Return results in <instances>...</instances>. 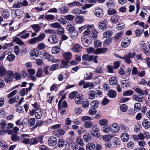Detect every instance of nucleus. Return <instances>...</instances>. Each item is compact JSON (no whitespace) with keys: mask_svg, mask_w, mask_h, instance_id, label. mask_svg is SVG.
I'll return each instance as SVG.
<instances>
[{"mask_svg":"<svg viewBox=\"0 0 150 150\" xmlns=\"http://www.w3.org/2000/svg\"><path fill=\"white\" fill-rule=\"evenodd\" d=\"M63 56L68 61H69L72 58V54L70 52H66L62 54Z\"/></svg>","mask_w":150,"mask_h":150,"instance_id":"cd10ccee","label":"nucleus"},{"mask_svg":"<svg viewBox=\"0 0 150 150\" xmlns=\"http://www.w3.org/2000/svg\"><path fill=\"white\" fill-rule=\"evenodd\" d=\"M93 13L94 15L98 18H102L103 16V10L100 8H96L93 11Z\"/></svg>","mask_w":150,"mask_h":150,"instance_id":"6e6552de","label":"nucleus"},{"mask_svg":"<svg viewBox=\"0 0 150 150\" xmlns=\"http://www.w3.org/2000/svg\"><path fill=\"white\" fill-rule=\"evenodd\" d=\"M95 148V144L92 142H90L87 144L86 146V150H93Z\"/></svg>","mask_w":150,"mask_h":150,"instance_id":"bb28decb","label":"nucleus"},{"mask_svg":"<svg viewBox=\"0 0 150 150\" xmlns=\"http://www.w3.org/2000/svg\"><path fill=\"white\" fill-rule=\"evenodd\" d=\"M81 42L83 45L85 47H88L91 43V37L83 36L81 38Z\"/></svg>","mask_w":150,"mask_h":150,"instance_id":"39448f33","label":"nucleus"},{"mask_svg":"<svg viewBox=\"0 0 150 150\" xmlns=\"http://www.w3.org/2000/svg\"><path fill=\"white\" fill-rule=\"evenodd\" d=\"M42 112L41 110L37 111L35 112V116L37 119H40L42 116Z\"/></svg>","mask_w":150,"mask_h":150,"instance_id":"5fc2aeb1","label":"nucleus"},{"mask_svg":"<svg viewBox=\"0 0 150 150\" xmlns=\"http://www.w3.org/2000/svg\"><path fill=\"white\" fill-rule=\"evenodd\" d=\"M65 142L63 139H59L57 143L58 146L59 147H63L64 144L66 145V144H65Z\"/></svg>","mask_w":150,"mask_h":150,"instance_id":"052dcab7","label":"nucleus"},{"mask_svg":"<svg viewBox=\"0 0 150 150\" xmlns=\"http://www.w3.org/2000/svg\"><path fill=\"white\" fill-rule=\"evenodd\" d=\"M69 34L70 37L72 39L74 40L76 39L78 35V32L76 30L71 32L69 33Z\"/></svg>","mask_w":150,"mask_h":150,"instance_id":"7c9ffc66","label":"nucleus"},{"mask_svg":"<svg viewBox=\"0 0 150 150\" xmlns=\"http://www.w3.org/2000/svg\"><path fill=\"white\" fill-rule=\"evenodd\" d=\"M54 96L51 93H47V102L50 103H51L54 98Z\"/></svg>","mask_w":150,"mask_h":150,"instance_id":"603ef678","label":"nucleus"},{"mask_svg":"<svg viewBox=\"0 0 150 150\" xmlns=\"http://www.w3.org/2000/svg\"><path fill=\"white\" fill-rule=\"evenodd\" d=\"M30 54L32 57H38L39 55V52L38 50L34 49L31 51Z\"/></svg>","mask_w":150,"mask_h":150,"instance_id":"c03bdc74","label":"nucleus"},{"mask_svg":"<svg viewBox=\"0 0 150 150\" xmlns=\"http://www.w3.org/2000/svg\"><path fill=\"white\" fill-rule=\"evenodd\" d=\"M2 16L4 18L7 19L9 16V13L7 10H4L3 11Z\"/></svg>","mask_w":150,"mask_h":150,"instance_id":"4d7b16f0","label":"nucleus"},{"mask_svg":"<svg viewBox=\"0 0 150 150\" xmlns=\"http://www.w3.org/2000/svg\"><path fill=\"white\" fill-rule=\"evenodd\" d=\"M109 82L111 85H115L117 83V79L115 77H112L110 79Z\"/></svg>","mask_w":150,"mask_h":150,"instance_id":"e433bc0d","label":"nucleus"},{"mask_svg":"<svg viewBox=\"0 0 150 150\" xmlns=\"http://www.w3.org/2000/svg\"><path fill=\"white\" fill-rule=\"evenodd\" d=\"M91 55H88L87 54H85L82 57V59L83 60L87 61L88 62L91 61Z\"/></svg>","mask_w":150,"mask_h":150,"instance_id":"8fccbe9b","label":"nucleus"},{"mask_svg":"<svg viewBox=\"0 0 150 150\" xmlns=\"http://www.w3.org/2000/svg\"><path fill=\"white\" fill-rule=\"evenodd\" d=\"M107 50V49L106 48H98L97 49V54L105 53Z\"/></svg>","mask_w":150,"mask_h":150,"instance_id":"864d4df0","label":"nucleus"},{"mask_svg":"<svg viewBox=\"0 0 150 150\" xmlns=\"http://www.w3.org/2000/svg\"><path fill=\"white\" fill-rule=\"evenodd\" d=\"M44 56L45 57V58L49 62H52L53 63L58 62L60 60L54 58V56L50 55L48 53L45 52L44 53Z\"/></svg>","mask_w":150,"mask_h":150,"instance_id":"1a4fd4ad","label":"nucleus"},{"mask_svg":"<svg viewBox=\"0 0 150 150\" xmlns=\"http://www.w3.org/2000/svg\"><path fill=\"white\" fill-rule=\"evenodd\" d=\"M120 19L119 16L117 15H115L111 16L110 21L112 24H115L119 22Z\"/></svg>","mask_w":150,"mask_h":150,"instance_id":"f8f14e48","label":"nucleus"},{"mask_svg":"<svg viewBox=\"0 0 150 150\" xmlns=\"http://www.w3.org/2000/svg\"><path fill=\"white\" fill-rule=\"evenodd\" d=\"M57 142L56 137L54 136L50 137L48 140V144L51 146H54L56 145Z\"/></svg>","mask_w":150,"mask_h":150,"instance_id":"9b49d317","label":"nucleus"},{"mask_svg":"<svg viewBox=\"0 0 150 150\" xmlns=\"http://www.w3.org/2000/svg\"><path fill=\"white\" fill-rule=\"evenodd\" d=\"M112 39L110 38H108L105 40L103 43V46H107L110 45L112 42Z\"/></svg>","mask_w":150,"mask_h":150,"instance_id":"13d9d810","label":"nucleus"},{"mask_svg":"<svg viewBox=\"0 0 150 150\" xmlns=\"http://www.w3.org/2000/svg\"><path fill=\"white\" fill-rule=\"evenodd\" d=\"M12 140L13 141H16L20 140V138L16 134H14L12 135L11 137Z\"/></svg>","mask_w":150,"mask_h":150,"instance_id":"338daca9","label":"nucleus"},{"mask_svg":"<svg viewBox=\"0 0 150 150\" xmlns=\"http://www.w3.org/2000/svg\"><path fill=\"white\" fill-rule=\"evenodd\" d=\"M99 102L97 100L92 101L90 104L91 108L96 109L99 106Z\"/></svg>","mask_w":150,"mask_h":150,"instance_id":"c756f323","label":"nucleus"},{"mask_svg":"<svg viewBox=\"0 0 150 150\" xmlns=\"http://www.w3.org/2000/svg\"><path fill=\"white\" fill-rule=\"evenodd\" d=\"M113 129H111V132L113 133H116L118 132L120 130V127L118 124L116 123L113 124L112 125Z\"/></svg>","mask_w":150,"mask_h":150,"instance_id":"f3484780","label":"nucleus"},{"mask_svg":"<svg viewBox=\"0 0 150 150\" xmlns=\"http://www.w3.org/2000/svg\"><path fill=\"white\" fill-rule=\"evenodd\" d=\"M136 55V53L134 52H129L128 54L125 55L127 59V63L130 64L131 62L130 58H132Z\"/></svg>","mask_w":150,"mask_h":150,"instance_id":"4468645a","label":"nucleus"},{"mask_svg":"<svg viewBox=\"0 0 150 150\" xmlns=\"http://www.w3.org/2000/svg\"><path fill=\"white\" fill-rule=\"evenodd\" d=\"M45 36L46 35L44 33H40L38 36L30 40L29 43L30 44H33L37 42H41L44 40Z\"/></svg>","mask_w":150,"mask_h":150,"instance_id":"f03ea898","label":"nucleus"},{"mask_svg":"<svg viewBox=\"0 0 150 150\" xmlns=\"http://www.w3.org/2000/svg\"><path fill=\"white\" fill-rule=\"evenodd\" d=\"M22 6L21 2L19 1H16L14 2L13 7L15 8H18Z\"/></svg>","mask_w":150,"mask_h":150,"instance_id":"3c124183","label":"nucleus"},{"mask_svg":"<svg viewBox=\"0 0 150 150\" xmlns=\"http://www.w3.org/2000/svg\"><path fill=\"white\" fill-rule=\"evenodd\" d=\"M66 29L69 33L76 30L75 28L69 22L67 25Z\"/></svg>","mask_w":150,"mask_h":150,"instance_id":"393cba45","label":"nucleus"},{"mask_svg":"<svg viewBox=\"0 0 150 150\" xmlns=\"http://www.w3.org/2000/svg\"><path fill=\"white\" fill-rule=\"evenodd\" d=\"M108 21L106 19H104L103 21L99 22L98 24V28L101 30H103L107 28Z\"/></svg>","mask_w":150,"mask_h":150,"instance_id":"20e7f679","label":"nucleus"},{"mask_svg":"<svg viewBox=\"0 0 150 150\" xmlns=\"http://www.w3.org/2000/svg\"><path fill=\"white\" fill-rule=\"evenodd\" d=\"M91 118L87 116H83L81 118V120L83 121L84 126L87 128H91L93 127V123L91 121Z\"/></svg>","mask_w":150,"mask_h":150,"instance_id":"f257e3e1","label":"nucleus"},{"mask_svg":"<svg viewBox=\"0 0 150 150\" xmlns=\"http://www.w3.org/2000/svg\"><path fill=\"white\" fill-rule=\"evenodd\" d=\"M69 61L64 60H61V64L60 65V67L61 68H67L68 67V64L69 62Z\"/></svg>","mask_w":150,"mask_h":150,"instance_id":"49530a36","label":"nucleus"},{"mask_svg":"<svg viewBox=\"0 0 150 150\" xmlns=\"http://www.w3.org/2000/svg\"><path fill=\"white\" fill-rule=\"evenodd\" d=\"M82 47L79 44H76L73 46L72 51L75 53L80 52L82 50Z\"/></svg>","mask_w":150,"mask_h":150,"instance_id":"a211bd4d","label":"nucleus"},{"mask_svg":"<svg viewBox=\"0 0 150 150\" xmlns=\"http://www.w3.org/2000/svg\"><path fill=\"white\" fill-rule=\"evenodd\" d=\"M57 33L59 35H62L64 33V30L62 25L61 26V27L57 29Z\"/></svg>","mask_w":150,"mask_h":150,"instance_id":"e2e57ef3","label":"nucleus"},{"mask_svg":"<svg viewBox=\"0 0 150 150\" xmlns=\"http://www.w3.org/2000/svg\"><path fill=\"white\" fill-rule=\"evenodd\" d=\"M106 4L108 7L109 8L113 7L115 6L114 2L112 0L109 1L107 2Z\"/></svg>","mask_w":150,"mask_h":150,"instance_id":"bf43d9fd","label":"nucleus"},{"mask_svg":"<svg viewBox=\"0 0 150 150\" xmlns=\"http://www.w3.org/2000/svg\"><path fill=\"white\" fill-rule=\"evenodd\" d=\"M30 13L26 12L24 14V16L23 19L24 22H26L29 21V20L31 18Z\"/></svg>","mask_w":150,"mask_h":150,"instance_id":"79ce46f5","label":"nucleus"},{"mask_svg":"<svg viewBox=\"0 0 150 150\" xmlns=\"http://www.w3.org/2000/svg\"><path fill=\"white\" fill-rule=\"evenodd\" d=\"M75 137L74 136H70L67 139V142L69 144H72L74 142Z\"/></svg>","mask_w":150,"mask_h":150,"instance_id":"680f3d73","label":"nucleus"},{"mask_svg":"<svg viewBox=\"0 0 150 150\" xmlns=\"http://www.w3.org/2000/svg\"><path fill=\"white\" fill-rule=\"evenodd\" d=\"M131 40L129 38H124L121 42V46L123 47H127L130 44Z\"/></svg>","mask_w":150,"mask_h":150,"instance_id":"ddd939ff","label":"nucleus"},{"mask_svg":"<svg viewBox=\"0 0 150 150\" xmlns=\"http://www.w3.org/2000/svg\"><path fill=\"white\" fill-rule=\"evenodd\" d=\"M58 40V38L57 36L54 35H50L48 39V41L51 44H56Z\"/></svg>","mask_w":150,"mask_h":150,"instance_id":"9d476101","label":"nucleus"},{"mask_svg":"<svg viewBox=\"0 0 150 150\" xmlns=\"http://www.w3.org/2000/svg\"><path fill=\"white\" fill-rule=\"evenodd\" d=\"M76 141L77 143L79 145L83 146L84 144V142L81 137V136H78L76 139Z\"/></svg>","mask_w":150,"mask_h":150,"instance_id":"a19ab883","label":"nucleus"},{"mask_svg":"<svg viewBox=\"0 0 150 150\" xmlns=\"http://www.w3.org/2000/svg\"><path fill=\"white\" fill-rule=\"evenodd\" d=\"M83 97L82 95L79 94L75 98V101L77 104H81L83 102Z\"/></svg>","mask_w":150,"mask_h":150,"instance_id":"2eb2a0df","label":"nucleus"},{"mask_svg":"<svg viewBox=\"0 0 150 150\" xmlns=\"http://www.w3.org/2000/svg\"><path fill=\"white\" fill-rule=\"evenodd\" d=\"M43 137L40 135L38 137H33L31 139H30V145H35L39 142L40 144L43 142Z\"/></svg>","mask_w":150,"mask_h":150,"instance_id":"7ed1b4c3","label":"nucleus"},{"mask_svg":"<svg viewBox=\"0 0 150 150\" xmlns=\"http://www.w3.org/2000/svg\"><path fill=\"white\" fill-rule=\"evenodd\" d=\"M83 140L86 142H89L92 140V137L91 135L88 133H86L83 135Z\"/></svg>","mask_w":150,"mask_h":150,"instance_id":"aec40b11","label":"nucleus"},{"mask_svg":"<svg viewBox=\"0 0 150 150\" xmlns=\"http://www.w3.org/2000/svg\"><path fill=\"white\" fill-rule=\"evenodd\" d=\"M94 86V84L92 82H86L85 83V84L83 86V88H93Z\"/></svg>","mask_w":150,"mask_h":150,"instance_id":"de8ad7c7","label":"nucleus"},{"mask_svg":"<svg viewBox=\"0 0 150 150\" xmlns=\"http://www.w3.org/2000/svg\"><path fill=\"white\" fill-rule=\"evenodd\" d=\"M7 72L4 66L3 65H0V77L6 75Z\"/></svg>","mask_w":150,"mask_h":150,"instance_id":"5701e85b","label":"nucleus"},{"mask_svg":"<svg viewBox=\"0 0 150 150\" xmlns=\"http://www.w3.org/2000/svg\"><path fill=\"white\" fill-rule=\"evenodd\" d=\"M98 123L101 126L105 127L108 125V121L106 119H103L100 120Z\"/></svg>","mask_w":150,"mask_h":150,"instance_id":"2f4dec72","label":"nucleus"},{"mask_svg":"<svg viewBox=\"0 0 150 150\" xmlns=\"http://www.w3.org/2000/svg\"><path fill=\"white\" fill-rule=\"evenodd\" d=\"M30 139L29 135L27 134H23L20 136L21 142L25 144H30Z\"/></svg>","mask_w":150,"mask_h":150,"instance_id":"423d86ee","label":"nucleus"},{"mask_svg":"<svg viewBox=\"0 0 150 150\" xmlns=\"http://www.w3.org/2000/svg\"><path fill=\"white\" fill-rule=\"evenodd\" d=\"M94 72L97 74H100L102 73L103 71V69L101 67H98L96 69H94Z\"/></svg>","mask_w":150,"mask_h":150,"instance_id":"774afa93","label":"nucleus"},{"mask_svg":"<svg viewBox=\"0 0 150 150\" xmlns=\"http://www.w3.org/2000/svg\"><path fill=\"white\" fill-rule=\"evenodd\" d=\"M112 137V135L106 134L103 136V139L104 141L108 142L110 140Z\"/></svg>","mask_w":150,"mask_h":150,"instance_id":"ea45409f","label":"nucleus"},{"mask_svg":"<svg viewBox=\"0 0 150 150\" xmlns=\"http://www.w3.org/2000/svg\"><path fill=\"white\" fill-rule=\"evenodd\" d=\"M133 100L139 102H142L144 100V98L140 96L134 95L133 96Z\"/></svg>","mask_w":150,"mask_h":150,"instance_id":"473e14b6","label":"nucleus"},{"mask_svg":"<svg viewBox=\"0 0 150 150\" xmlns=\"http://www.w3.org/2000/svg\"><path fill=\"white\" fill-rule=\"evenodd\" d=\"M112 32L111 30H107L103 34V37L105 38H108L112 35Z\"/></svg>","mask_w":150,"mask_h":150,"instance_id":"412c9836","label":"nucleus"},{"mask_svg":"<svg viewBox=\"0 0 150 150\" xmlns=\"http://www.w3.org/2000/svg\"><path fill=\"white\" fill-rule=\"evenodd\" d=\"M13 42H16L19 45H22L23 44V42L18 37H15L13 39Z\"/></svg>","mask_w":150,"mask_h":150,"instance_id":"09e8293b","label":"nucleus"},{"mask_svg":"<svg viewBox=\"0 0 150 150\" xmlns=\"http://www.w3.org/2000/svg\"><path fill=\"white\" fill-rule=\"evenodd\" d=\"M121 138L123 141L124 142H127L129 139V137L127 133H123L121 134Z\"/></svg>","mask_w":150,"mask_h":150,"instance_id":"c85d7f7f","label":"nucleus"},{"mask_svg":"<svg viewBox=\"0 0 150 150\" xmlns=\"http://www.w3.org/2000/svg\"><path fill=\"white\" fill-rule=\"evenodd\" d=\"M86 52L88 54H97V49L95 50L93 47H89L87 48Z\"/></svg>","mask_w":150,"mask_h":150,"instance_id":"4c0bfd02","label":"nucleus"},{"mask_svg":"<svg viewBox=\"0 0 150 150\" xmlns=\"http://www.w3.org/2000/svg\"><path fill=\"white\" fill-rule=\"evenodd\" d=\"M121 87L124 88L126 89L129 87L130 85L128 82V81L124 80L122 79L121 82Z\"/></svg>","mask_w":150,"mask_h":150,"instance_id":"6ab92c4d","label":"nucleus"},{"mask_svg":"<svg viewBox=\"0 0 150 150\" xmlns=\"http://www.w3.org/2000/svg\"><path fill=\"white\" fill-rule=\"evenodd\" d=\"M142 124L145 129L149 128L150 127V121L147 119H145L143 121Z\"/></svg>","mask_w":150,"mask_h":150,"instance_id":"f704fd0d","label":"nucleus"},{"mask_svg":"<svg viewBox=\"0 0 150 150\" xmlns=\"http://www.w3.org/2000/svg\"><path fill=\"white\" fill-rule=\"evenodd\" d=\"M28 92V88H23L21 89L20 92V95L22 96H23L25 95H27Z\"/></svg>","mask_w":150,"mask_h":150,"instance_id":"37998d69","label":"nucleus"},{"mask_svg":"<svg viewBox=\"0 0 150 150\" xmlns=\"http://www.w3.org/2000/svg\"><path fill=\"white\" fill-rule=\"evenodd\" d=\"M91 32L92 38L94 39H97L98 38V32L96 28H93L92 29Z\"/></svg>","mask_w":150,"mask_h":150,"instance_id":"b1692460","label":"nucleus"},{"mask_svg":"<svg viewBox=\"0 0 150 150\" xmlns=\"http://www.w3.org/2000/svg\"><path fill=\"white\" fill-rule=\"evenodd\" d=\"M74 21L76 23L81 24L83 22L84 19L82 16H79L75 17Z\"/></svg>","mask_w":150,"mask_h":150,"instance_id":"72a5a7b5","label":"nucleus"},{"mask_svg":"<svg viewBox=\"0 0 150 150\" xmlns=\"http://www.w3.org/2000/svg\"><path fill=\"white\" fill-rule=\"evenodd\" d=\"M82 6V4L78 1H74L73 2L69 3L68 4V6L70 8L75 6Z\"/></svg>","mask_w":150,"mask_h":150,"instance_id":"dca6fc26","label":"nucleus"},{"mask_svg":"<svg viewBox=\"0 0 150 150\" xmlns=\"http://www.w3.org/2000/svg\"><path fill=\"white\" fill-rule=\"evenodd\" d=\"M84 79L86 80L91 79L93 78V74L90 72L89 73L86 74L84 76Z\"/></svg>","mask_w":150,"mask_h":150,"instance_id":"6e6d98bb","label":"nucleus"},{"mask_svg":"<svg viewBox=\"0 0 150 150\" xmlns=\"http://www.w3.org/2000/svg\"><path fill=\"white\" fill-rule=\"evenodd\" d=\"M61 25L58 22H55L50 24V26L51 27L54 28H58L61 27Z\"/></svg>","mask_w":150,"mask_h":150,"instance_id":"0e129e2a","label":"nucleus"},{"mask_svg":"<svg viewBox=\"0 0 150 150\" xmlns=\"http://www.w3.org/2000/svg\"><path fill=\"white\" fill-rule=\"evenodd\" d=\"M54 16L52 14H48L45 16V18L47 21H51L54 19Z\"/></svg>","mask_w":150,"mask_h":150,"instance_id":"69168bd1","label":"nucleus"},{"mask_svg":"<svg viewBox=\"0 0 150 150\" xmlns=\"http://www.w3.org/2000/svg\"><path fill=\"white\" fill-rule=\"evenodd\" d=\"M4 78L5 81L7 83H9L12 81L13 79V72L11 71H7Z\"/></svg>","mask_w":150,"mask_h":150,"instance_id":"0eeeda50","label":"nucleus"},{"mask_svg":"<svg viewBox=\"0 0 150 150\" xmlns=\"http://www.w3.org/2000/svg\"><path fill=\"white\" fill-rule=\"evenodd\" d=\"M31 27L34 31L36 33H38L40 30L41 27L38 25L34 24L31 25Z\"/></svg>","mask_w":150,"mask_h":150,"instance_id":"a18cd8bd","label":"nucleus"},{"mask_svg":"<svg viewBox=\"0 0 150 150\" xmlns=\"http://www.w3.org/2000/svg\"><path fill=\"white\" fill-rule=\"evenodd\" d=\"M117 94L116 91L113 90H109L107 93L108 96L111 98H113L116 97Z\"/></svg>","mask_w":150,"mask_h":150,"instance_id":"4be33fe9","label":"nucleus"},{"mask_svg":"<svg viewBox=\"0 0 150 150\" xmlns=\"http://www.w3.org/2000/svg\"><path fill=\"white\" fill-rule=\"evenodd\" d=\"M59 11L62 14H65L69 11V8L67 6H63L59 8Z\"/></svg>","mask_w":150,"mask_h":150,"instance_id":"a878e982","label":"nucleus"},{"mask_svg":"<svg viewBox=\"0 0 150 150\" xmlns=\"http://www.w3.org/2000/svg\"><path fill=\"white\" fill-rule=\"evenodd\" d=\"M20 12L22 13V11L19 10H13L11 11V16L12 17L14 18L16 17L17 16H20V14H18V13Z\"/></svg>","mask_w":150,"mask_h":150,"instance_id":"c9c22d12","label":"nucleus"},{"mask_svg":"<svg viewBox=\"0 0 150 150\" xmlns=\"http://www.w3.org/2000/svg\"><path fill=\"white\" fill-rule=\"evenodd\" d=\"M60 48L59 46H56L52 47V52L53 54L59 53L60 51Z\"/></svg>","mask_w":150,"mask_h":150,"instance_id":"58836bf2","label":"nucleus"}]
</instances>
